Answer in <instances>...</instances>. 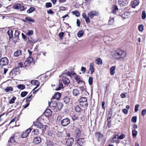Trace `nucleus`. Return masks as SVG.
Instances as JSON below:
<instances>
[{
  "label": "nucleus",
  "instance_id": "2",
  "mask_svg": "<svg viewBox=\"0 0 146 146\" xmlns=\"http://www.w3.org/2000/svg\"><path fill=\"white\" fill-rule=\"evenodd\" d=\"M13 8L15 9L20 10L22 11H24L27 8V7L23 4H20L19 3L14 5L13 6Z\"/></svg>",
  "mask_w": 146,
  "mask_h": 146
},
{
  "label": "nucleus",
  "instance_id": "22",
  "mask_svg": "<svg viewBox=\"0 0 146 146\" xmlns=\"http://www.w3.org/2000/svg\"><path fill=\"white\" fill-rule=\"evenodd\" d=\"M82 17L85 19V21L87 23H89L90 22V19H89L88 16H87L86 14L83 13L82 14Z\"/></svg>",
  "mask_w": 146,
  "mask_h": 146
},
{
  "label": "nucleus",
  "instance_id": "58",
  "mask_svg": "<svg viewBox=\"0 0 146 146\" xmlns=\"http://www.w3.org/2000/svg\"><path fill=\"white\" fill-rule=\"evenodd\" d=\"M81 70L83 73H84L86 71V69L84 67H82L81 68Z\"/></svg>",
  "mask_w": 146,
  "mask_h": 146
},
{
  "label": "nucleus",
  "instance_id": "60",
  "mask_svg": "<svg viewBox=\"0 0 146 146\" xmlns=\"http://www.w3.org/2000/svg\"><path fill=\"white\" fill-rule=\"evenodd\" d=\"M113 19H110L109 22V23L110 25L112 24L113 23Z\"/></svg>",
  "mask_w": 146,
  "mask_h": 146
},
{
  "label": "nucleus",
  "instance_id": "44",
  "mask_svg": "<svg viewBox=\"0 0 146 146\" xmlns=\"http://www.w3.org/2000/svg\"><path fill=\"white\" fill-rule=\"evenodd\" d=\"M63 86V84L62 83H59L58 85V87L56 89V90L58 91L60 90L61 88H62Z\"/></svg>",
  "mask_w": 146,
  "mask_h": 146
},
{
  "label": "nucleus",
  "instance_id": "19",
  "mask_svg": "<svg viewBox=\"0 0 146 146\" xmlns=\"http://www.w3.org/2000/svg\"><path fill=\"white\" fill-rule=\"evenodd\" d=\"M79 88L82 92V94H84V95H87V94H88V93L86 91L85 87H84L83 86H81L79 87Z\"/></svg>",
  "mask_w": 146,
  "mask_h": 146
},
{
  "label": "nucleus",
  "instance_id": "26",
  "mask_svg": "<svg viewBox=\"0 0 146 146\" xmlns=\"http://www.w3.org/2000/svg\"><path fill=\"white\" fill-rule=\"evenodd\" d=\"M72 92L73 95L76 96H78L80 94L79 91L77 89H74Z\"/></svg>",
  "mask_w": 146,
  "mask_h": 146
},
{
  "label": "nucleus",
  "instance_id": "56",
  "mask_svg": "<svg viewBox=\"0 0 146 146\" xmlns=\"http://www.w3.org/2000/svg\"><path fill=\"white\" fill-rule=\"evenodd\" d=\"M19 32L17 30H15V35L16 37H18L19 35Z\"/></svg>",
  "mask_w": 146,
  "mask_h": 146
},
{
  "label": "nucleus",
  "instance_id": "39",
  "mask_svg": "<svg viewBox=\"0 0 146 146\" xmlns=\"http://www.w3.org/2000/svg\"><path fill=\"white\" fill-rule=\"evenodd\" d=\"M5 90L6 92L12 91L13 90V88L11 87H8L6 88Z\"/></svg>",
  "mask_w": 146,
  "mask_h": 146
},
{
  "label": "nucleus",
  "instance_id": "23",
  "mask_svg": "<svg viewBox=\"0 0 146 146\" xmlns=\"http://www.w3.org/2000/svg\"><path fill=\"white\" fill-rule=\"evenodd\" d=\"M117 139H118L117 138V135H115L112 138L111 142H115L117 144L119 143V141Z\"/></svg>",
  "mask_w": 146,
  "mask_h": 146
},
{
  "label": "nucleus",
  "instance_id": "5",
  "mask_svg": "<svg viewBox=\"0 0 146 146\" xmlns=\"http://www.w3.org/2000/svg\"><path fill=\"white\" fill-rule=\"evenodd\" d=\"M35 125L37 128L40 129L42 131L45 130L46 127L45 125H42L39 122H36Z\"/></svg>",
  "mask_w": 146,
  "mask_h": 146
},
{
  "label": "nucleus",
  "instance_id": "9",
  "mask_svg": "<svg viewBox=\"0 0 146 146\" xmlns=\"http://www.w3.org/2000/svg\"><path fill=\"white\" fill-rule=\"evenodd\" d=\"M48 104L50 107L52 109H54L57 106V102L54 101L51 102L50 103L48 102Z\"/></svg>",
  "mask_w": 146,
  "mask_h": 146
},
{
  "label": "nucleus",
  "instance_id": "50",
  "mask_svg": "<svg viewBox=\"0 0 146 146\" xmlns=\"http://www.w3.org/2000/svg\"><path fill=\"white\" fill-rule=\"evenodd\" d=\"M72 13L77 17H78L80 16L79 13L77 11H72Z\"/></svg>",
  "mask_w": 146,
  "mask_h": 146
},
{
  "label": "nucleus",
  "instance_id": "4",
  "mask_svg": "<svg viewBox=\"0 0 146 146\" xmlns=\"http://www.w3.org/2000/svg\"><path fill=\"white\" fill-rule=\"evenodd\" d=\"M8 62L9 61L7 58H2L0 60V67L7 65Z\"/></svg>",
  "mask_w": 146,
  "mask_h": 146
},
{
  "label": "nucleus",
  "instance_id": "46",
  "mask_svg": "<svg viewBox=\"0 0 146 146\" xmlns=\"http://www.w3.org/2000/svg\"><path fill=\"white\" fill-rule=\"evenodd\" d=\"M139 30V31L142 32L143 30V26L142 25H140L138 27Z\"/></svg>",
  "mask_w": 146,
  "mask_h": 146
},
{
  "label": "nucleus",
  "instance_id": "42",
  "mask_svg": "<svg viewBox=\"0 0 146 146\" xmlns=\"http://www.w3.org/2000/svg\"><path fill=\"white\" fill-rule=\"evenodd\" d=\"M142 18V19H145L146 17V13L145 11H143L141 14Z\"/></svg>",
  "mask_w": 146,
  "mask_h": 146
},
{
  "label": "nucleus",
  "instance_id": "49",
  "mask_svg": "<svg viewBox=\"0 0 146 146\" xmlns=\"http://www.w3.org/2000/svg\"><path fill=\"white\" fill-rule=\"evenodd\" d=\"M27 93L28 92H23L21 94V96L22 97H24L27 95Z\"/></svg>",
  "mask_w": 146,
  "mask_h": 146
},
{
  "label": "nucleus",
  "instance_id": "35",
  "mask_svg": "<svg viewBox=\"0 0 146 146\" xmlns=\"http://www.w3.org/2000/svg\"><path fill=\"white\" fill-rule=\"evenodd\" d=\"M25 19L27 21H28L29 22H34L35 21L33 19H32L30 17H27L25 18Z\"/></svg>",
  "mask_w": 146,
  "mask_h": 146
},
{
  "label": "nucleus",
  "instance_id": "29",
  "mask_svg": "<svg viewBox=\"0 0 146 146\" xmlns=\"http://www.w3.org/2000/svg\"><path fill=\"white\" fill-rule=\"evenodd\" d=\"M138 134V132L135 129H133L132 130V135L133 138L136 137Z\"/></svg>",
  "mask_w": 146,
  "mask_h": 146
},
{
  "label": "nucleus",
  "instance_id": "54",
  "mask_svg": "<svg viewBox=\"0 0 146 146\" xmlns=\"http://www.w3.org/2000/svg\"><path fill=\"white\" fill-rule=\"evenodd\" d=\"M47 13L49 14L52 15L54 13V12L51 9H49L48 10H47Z\"/></svg>",
  "mask_w": 146,
  "mask_h": 146
},
{
  "label": "nucleus",
  "instance_id": "11",
  "mask_svg": "<svg viewBox=\"0 0 146 146\" xmlns=\"http://www.w3.org/2000/svg\"><path fill=\"white\" fill-rule=\"evenodd\" d=\"M74 141V139L73 138H69L66 141V144L67 146H72L73 143Z\"/></svg>",
  "mask_w": 146,
  "mask_h": 146
},
{
  "label": "nucleus",
  "instance_id": "55",
  "mask_svg": "<svg viewBox=\"0 0 146 146\" xmlns=\"http://www.w3.org/2000/svg\"><path fill=\"white\" fill-rule=\"evenodd\" d=\"M146 113V110L144 109L142 110L141 112V115L142 116H144Z\"/></svg>",
  "mask_w": 146,
  "mask_h": 146
},
{
  "label": "nucleus",
  "instance_id": "25",
  "mask_svg": "<svg viewBox=\"0 0 146 146\" xmlns=\"http://www.w3.org/2000/svg\"><path fill=\"white\" fill-rule=\"evenodd\" d=\"M70 99L69 97H65L63 99V101L66 104L69 103L70 101Z\"/></svg>",
  "mask_w": 146,
  "mask_h": 146
},
{
  "label": "nucleus",
  "instance_id": "14",
  "mask_svg": "<svg viewBox=\"0 0 146 146\" xmlns=\"http://www.w3.org/2000/svg\"><path fill=\"white\" fill-rule=\"evenodd\" d=\"M61 96V94L60 93L57 92L55 95L53 96L51 100L55 99L56 100H58L59 99Z\"/></svg>",
  "mask_w": 146,
  "mask_h": 146
},
{
  "label": "nucleus",
  "instance_id": "6",
  "mask_svg": "<svg viewBox=\"0 0 146 146\" xmlns=\"http://www.w3.org/2000/svg\"><path fill=\"white\" fill-rule=\"evenodd\" d=\"M99 13L96 11H92L89 12L88 14L89 19H92L94 16H98Z\"/></svg>",
  "mask_w": 146,
  "mask_h": 146
},
{
  "label": "nucleus",
  "instance_id": "37",
  "mask_svg": "<svg viewBox=\"0 0 146 146\" xmlns=\"http://www.w3.org/2000/svg\"><path fill=\"white\" fill-rule=\"evenodd\" d=\"M75 109L76 111L78 113H80L81 111V110L80 108L78 105L75 106Z\"/></svg>",
  "mask_w": 146,
  "mask_h": 146
},
{
  "label": "nucleus",
  "instance_id": "1",
  "mask_svg": "<svg viewBox=\"0 0 146 146\" xmlns=\"http://www.w3.org/2000/svg\"><path fill=\"white\" fill-rule=\"evenodd\" d=\"M126 52L123 50L118 49L114 52L113 56H115L117 59L120 60L124 58L126 56Z\"/></svg>",
  "mask_w": 146,
  "mask_h": 146
},
{
  "label": "nucleus",
  "instance_id": "10",
  "mask_svg": "<svg viewBox=\"0 0 146 146\" xmlns=\"http://www.w3.org/2000/svg\"><path fill=\"white\" fill-rule=\"evenodd\" d=\"M31 128H29L25 132H23V134L21 135V137L23 138L26 137L28 135L29 133L31 131Z\"/></svg>",
  "mask_w": 146,
  "mask_h": 146
},
{
  "label": "nucleus",
  "instance_id": "24",
  "mask_svg": "<svg viewBox=\"0 0 146 146\" xmlns=\"http://www.w3.org/2000/svg\"><path fill=\"white\" fill-rule=\"evenodd\" d=\"M94 62L96 64L98 65H101L102 63V60L100 58H98L95 59Z\"/></svg>",
  "mask_w": 146,
  "mask_h": 146
},
{
  "label": "nucleus",
  "instance_id": "52",
  "mask_svg": "<svg viewBox=\"0 0 146 146\" xmlns=\"http://www.w3.org/2000/svg\"><path fill=\"white\" fill-rule=\"evenodd\" d=\"M33 31L32 30H29L28 32L26 33V35L28 36H31L33 34Z\"/></svg>",
  "mask_w": 146,
  "mask_h": 146
},
{
  "label": "nucleus",
  "instance_id": "48",
  "mask_svg": "<svg viewBox=\"0 0 146 146\" xmlns=\"http://www.w3.org/2000/svg\"><path fill=\"white\" fill-rule=\"evenodd\" d=\"M88 82L89 84L91 85L93 83V78L92 77H90L88 79Z\"/></svg>",
  "mask_w": 146,
  "mask_h": 146
},
{
  "label": "nucleus",
  "instance_id": "63",
  "mask_svg": "<svg viewBox=\"0 0 146 146\" xmlns=\"http://www.w3.org/2000/svg\"><path fill=\"white\" fill-rule=\"evenodd\" d=\"M76 24L78 27H79L80 25V22L79 19H77L76 21Z\"/></svg>",
  "mask_w": 146,
  "mask_h": 146
},
{
  "label": "nucleus",
  "instance_id": "61",
  "mask_svg": "<svg viewBox=\"0 0 146 146\" xmlns=\"http://www.w3.org/2000/svg\"><path fill=\"white\" fill-rule=\"evenodd\" d=\"M23 64L21 62H19L18 64V67L21 68L23 66Z\"/></svg>",
  "mask_w": 146,
  "mask_h": 146
},
{
  "label": "nucleus",
  "instance_id": "17",
  "mask_svg": "<svg viewBox=\"0 0 146 146\" xmlns=\"http://www.w3.org/2000/svg\"><path fill=\"white\" fill-rule=\"evenodd\" d=\"M31 83L33 85H36V87L33 90H35L38 87L40 84V83L37 80H33L31 81Z\"/></svg>",
  "mask_w": 146,
  "mask_h": 146
},
{
  "label": "nucleus",
  "instance_id": "45",
  "mask_svg": "<svg viewBox=\"0 0 146 146\" xmlns=\"http://www.w3.org/2000/svg\"><path fill=\"white\" fill-rule=\"evenodd\" d=\"M129 13L128 12H125L122 15V16L124 18L127 17V16L129 15Z\"/></svg>",
  "mask_w": 146,
  "mask_h": 146
},
{
  "label": "nucleus",
  "instance_id": "51",
  "mask_svg": "<svg viewBox=\"0 0 146 146\" xmlns=\"http://www.w3.org/2000/svg\"><path fill=\"white\" fill-rule=\"evenodd\" d=\"M137 119L136 116H133L132 118L131 121L134 123H135L137 121Z\"/></svg>",
  "mask_w": 146,
  "mask_h": 146
},
{
  "label": "nucleus",
  "instance_id": "13",
  "mask_svg": "<svg viewBox=\"0 0 146 146\" xmlns=\"http://www.w3.org/2000/svg\"><path fill=\"white\" fill-rule=\"evenodd\" d=\"M118 2L121 5L126 6L128 3V1L127 0H119Z\"/></svg>",
  "mask_w": 146,
  "mask_h": 146
},
{
  "label": "nucleus",
  "instance_id": "38",
  "mask_svg": "<svg viewBox=\"0 0 146 146\" xmlns=\"http://www.w3.org/2000/svg\"><path fill=\"white\" fill-rule=\"evenodd\" d=\"M17 88L19 89L22 90L24 89L25 87L23 84H19L17 86Z\"/></svg>",
  "mask_w": 146,
  "mask_h": 146
},
{
  "label": "nucleus",
  "instance_id": "20",
  "mask_svg": "<svg viewBox=\"0 0 146 146\" xmlns=\"http://www.w3.org/2000/svg\"><path fill=\"white\" fill-rule=\"evenodd\" d=\"M51 111L49 109H47L45 110L44 114L46 117L50 116L51 115Z\"/></svg>",
  "mask_w": 146,
  "mask_h": 146
},
{
  "label": "nucleus",
  "instance_id": "47",
  "mask_svg": "<svg viewBox=\"0 0 146 146\" xmlns=\"http://www.w3.org/2000/svg\"><path fill=\"white\" fill-rule=\"evenodd\" d=\"M16 98L15 97H13L9 101L10 104H13L15 102V100H16Z\"/></svg>",
  "mask_w": 146,
  "mask_h": 146
},
{
  "label": "nucleus",
  "instance_id": "28",
  "mask_svg": "<svg viewBox=\"0 0 146 146\" xmlns=\"http://www.w3.org/2000/svg\"><path fill=\"white\" fill-rule=\"evenodd\" d=\"M115 66L111 67L110 69V74L111 75H113L115 73Z\"/></svg>",
  "mask_w": 146,
  "mask_h": 146
},
{
  "label": "nucleus",
  "instance_id": "31",
  "mask_svg": "<svg viewBox=\"0 0 146 146\" xmlns=\"http://www.w3.org/2000/svg\"><path fill=\"white\" fill-rule=\"evenodd\" d=\"M118 10V9L116 5H114L112 9V13L114 14H116V12Z\"/></svg>",
  "mask_w": 146,
  "mask_h": 146
},
{
  "label": "nucleus",
  "instance_id": "40",
  "mask_svg": "<svg viewBox=\"0 0 146 146\" xmlns=\"http://www.w3.org/2000/svg\"><path fill=\"white\" fill-rule=\"evenodd\" d=\"M83 35V32L82 31L80 30L77 33V36L78 37H82Z\"/></svg>",
  "mask_w": 146,
  "mask_h": 146
},
{
  "label": "nucleus",
  "instance_id": "59",
  "mask_svg": "<svg viewBox=\"0 0 146 146\" xmlns=\"http://www.w3.org/2000/svg\"><path fill=\"white\" fill-rule=\"evenodd\" d=\"M32 96V95H31L29 96L28 97H27L26 99V101L29 102L31 101V97Z\"/></svg>",
  "mask_w": 146,
  "mask_h": 146
},
{
  "label": "nucleus",
  "instance_id": "8",
  "mask_svg": "<svg viewBox=\"0 0 146 146\" xmlns=\"http://www.w3.org/2000/svg\"><path fill=\"white\" fill-rule=\"evenodd\" d=\"M33 62V59L32 57H29L24 62V65L25 66H28L29 64Z\"/></svg>",
  "mask_w": 146,
  "mask_h": 146
},
{
  "label": "nucleus",
  "instance_id": "3",
  "mask_svg": "<svg viewBox=\"0 0 146 146\" xmlns=\"http://www.w3.org/2000/svg\"><path fill=\"white\" fill-rule=\"evenodd\" d=\"M80 105L84 108L86 107L87 106V100L86 98L82 97L79 100Z\"/></svg>",
  "mask_w": 146,
  "mask_h": 146
},
{
  "label": "nucleus",
  "instance_id": "7",
  "mask_svg": "<svg viewBox=\"0 0 146 146\" xmlns=\"http://www.w3.org/2000/svg\"><path fill=\"white\" fill-rule=\"evenodd\" d=\"M70 122V119L68 118H66L62 120L60 123L63 126H65L68 125Z\"/></svg>",
  "mask_w": 146,
  "mask_h": 146
},
{
  "label": "nucleus",
  "instance_id": "64",
  "mask_svg": "<svg viewBox=\"0 0 146 146\" xmlns=\"http://www.w3.org/2000/svg\"><path fill=\"white\" fill-rule=\"evenodd\" d=\"M123 112L125 114H126L127 113L128 111L126 109H124L123 110Z\"/></svg>",
  "mask_w": 146,
  "mask_h": 146
},
{
  "label": "nucleus",
  "instance_id": "21",
  "mask_svg": "<svg viewBox=\"0 0 146 146\" xmlns=\"http://www.w3.org/2000/svg\"><path fill=\"white\" fill-rule=\"evenodd\" d=\"M84 142V138H80L77 140L78 144L80 146H82Z\"/></svg>",
  "mask_w": 146,
  "mask_h": 146
},
{
  "label": "nucleus",
  "instance_id": "16",
  "mask_svg": "<svg viewBox=\"0 0 146 146\" xmlns=\"http://www.w3.org/2000/svg\"><path fill=\"white\" fill-rule=\"evenodd\" d=\"M74 78L76 81L79 84H81L83 82L84 83V82L81 80L79 76L76 75L75 76Z\"/></svg>",
  "mask_w": 146,
  "mask_h": 146
},
{
  "label": "nucleus",
  "instance_id": "33",
  "mask_svg": "<svg viewBox=\"0 0 146 146\" xmlns=\"http://www.w3.org/2000/svg\"><path fill=\"white\" fill-rule=\"evenodd\" d=\"M90 73L91 74H92L94 72V65L92 63H91L90 65Z\"/></svg>",
  "mask_w": 146,
  "mask_h": 146
},
{
  "label": "nucleus",
  "instance_id": "53",
  "mask_svg": "<svg viewBox=\"0 0 146 146\" xmlns=\"http://www.w3.org/2000/svg\"><path fill=\"white\" fill-rule=\"evenodd\" d=\"M46 7V8H48L52 7V5L50 3H47L45 4Z\"/></svg>",
  "mask_w": 146,
  "mask_h": 146
},
{
  "label": "nucleus",
  "instance_id": "15",
  "mask_svg": "<svg viewBox=\"0 0 146 146\" xmlns=\"http://www.w3.org/2000/svg\"><path fill=\"white\" fill-rule=\"evenodd\" d=\"M40 133V131L38 129H33L31 133L32 136L33 135H38Z\"/></svg>",
  "mask_w": 146,
  "mask_h": 146
},
{
  "label": "nucleus",
  "instance_id": "32",
  "mask_svg": "<svg viewBox=\"0 0 146 146\" xmlns=\"http://www.w3.org/2000/svg\"><path fill=\"white\" fill-rule=\"evenodd\" d=\"M21 53V50H17L15 51L14 53V55L16 57H17L20 56Z\"/></svg>",
  "mask_w": 146,
  "mask_h": 146
},
{
  "label": "nucleus",
  "instance_id": "43",
  "mask_svg": "<svg viewBox=\"0 0 146 146\" xmlns=\"http://www.w3.org/2000/svg\"><path fill=\"white\" fill-rule=\"evenodd\" d=\"M117 135V138L118 139H122L125 137V135L123 134H121L120 136H119L118 135Z\"/></svg>",
  "mask_w": 146,
  "mask_h": 146
},
{
  "label": "nucleus",
  "instance_id": "36",
  "mask_svg": "<svg viewBox=\"0 0 146 146\" xmlns=\"http://www.w3.org/2000/svg\"><path fill=\"white\" fill-rule=\"evenodd\" d=\"M35 7H31L27 10V12L29 13H32L35 11Z\"/></svg>",
  "mask_w": 146,
  "mask_h": 146
},
{
  "label": "nucleus",
  "instance_id": "34",
  "mask_svg": "<svg viewBox=\"0 0 146 146\" xmlns=\"http://www.w3.org/2000/svg\"><path fill=\"white\" fill-rule=\"evenodd\" d=\"M13 31L11 30H9V31H8L7 32V33L9 36V39H11L12 38L13 35Z\"/></svg>",
  "mask_w": 146,
  "mask_h": 146
},
{
  "label": "nucleus",
  "instance_id": "41",
  "mask_svg": "<svg viewBox=\"0 0 146 146\" xmlns=\"http://www.w3.org/2000/svg\"><path fill=\"white\" fill-rule=\"evenodd\" d=\"M14 135H12L11 137L10 138V139L9 140L8 142L11 143H13L14 142L15 140L14 139Z\"/></svg>",
  "mask_w": 146,
  "mask_h": 146
},
{
  "label": "nucleus",
  "instance_id": "30",
  "mask_svg": "<svg viewBox=\"0 0 146 146\" xmlns=\"http://www.w3.org/2000/svg\"><path fill=\"white\" fill-rule=\"evenodd\" d=\"M81 131L79 129H77L75 131L76 137H79L81 135Z\"/></svg>",
  "mask_w": 146,
  "mask_h": 146
},
{
  "label": "nucleus",
  "instance_id": "57",
  "mask_svg": "<svg viewBox=\"0 0 146 146\" xmlns=\"http://www.w3.org/2000/svg\"><path fill=\"white\" fill-rule=\"evenodd\" d=\"M139 107V105H136L135 106V112H137V111Z\"/></svg>",
  "mask_w": 146,
  "mask_h": 146
},
{
  "label": "nucleus",
  "instance_id": "12",
  "mask_svg": "<svg viewBox=\"0 0 146 146\" xmlns=\"http://www.w3.org/2000/svg\"><path fill=\"white\" fill-rule=\"evenodd\" d=\"M62 81L63 83L66 85L68 86L70 83L69 80L67 78L63 76L62 77Z\"/></svg>",
  "mask_w": 146,
  "mask_h": 146
},
{
  "label": "nucleus",
  "instance_id": "18",
  "mask_svg": "<svg viewBox=\"0 0 146 146\" xmlns=\"http://www.w3.org/2000/svg\"><path fill=\"white\" fill-rule=\"evenodd\" d=\"M41 138L39 137H36L33 139L34 143L36 144L40 143L41 142Z\"/></svg>",
  "mask_w": 146,
  "mask_h": 146
},
{
  "label": "nucleus",
  "instance_id": "62",
  "mask_svg": "<svg viewBox=\"0 0 146 146\" xmlns=\"http://www.w3.org/2000/svg\"><path fill=\"white\" fill-rule=\"evenodd\" d=\"M64 35V33L63 32H62L61 33H60L58 34L59 36L60 37H63Z\"/></svg>",
  "mask_w": 146,
  "mask_h": 146
},
{
  "label": "nucleus",
  "instance_id": "27",
  "mask_svg": "<svg viewBox=\"0 0 146 146\" xmlns=\"http://www.w3.org/2000/svg\"><path fill=\"white\" fill-rule=\"evenodd\" d=\"M139 1L138 0L134 1L132 3V6L133 7L135 8V6L138 5L139 3Z\"/></svg>",
  "mask_w": 146,
  "mask_h": 146
}]
</instances>
